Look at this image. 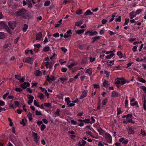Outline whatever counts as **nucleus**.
Instances as JSON below:
<instances>
[{
	"label": "nucleus",
	"mask_w": 146,
	"mask_h": 146,
	"mask_svg": "<svg viewBox=\"0 0 146 146\" xmlns=\"http://www.w3.org/2000/svg\"><path fill=\"white\" fill-rule=\"evenodd\" d=\"M27 12V11L26 9H23L16 12L15 13V15L17 17L22 16L24 18V16L25 15Z\"/></svg>",
	"instance_id": "1"
},
{
	"label": "nucleus",
	"mask_w": 146,
	"mask_h": 146,
	"mask_svg": "<svg viewBox=\"0 0 146 146\" xmlns=\"http://www.w3.org/2000/svg\"><path fill=\"white\" fill-rule=\"evenodd\" d=\"M33 136L34 137V141L37 144H38V141L40 138L39 136L38 135L37 133L32 132Z\"/></svg>",
	"instance_id": "2"
},
{
	"label": "nucleus",
	"mask_w": 146,
	"mask_h": 146,
	"mask_svg": "<svg viewBox=\"0 0 146 146\" xmlns=\"http://www.w3.org/2000/svg\"><path fill=\"white\" fill-rule=\"evenodd\" d=\"M105 139L106 141L109 143H112V137L111 135L108 133H106L105 135Z\"/></svg>",
	"instance_id": "3"
},
{
	"label": "nucleus",
	"mask_w": 146,
	"mask_h": 146,
	"mask_svg": "<svg viewBox=\"0 0 146 146\" xmlns=\"http://www.w3.org/2000/svg\"><path fill=\"white\" fill-rule=\"evenodd\" d=\"M54 62L53 61L51 62H46L45 66L47 68L52 69Z\"/></svg>",
	"instance_id": "4"
},
{
	"label": "nucleus",
	"mask_w": 146,
	"mask_h": 146,
	"mask_svg": "<svg viewBox=\"0 0 146 146\" xmlns=\"http://www.w3.org/2000/svg\"><path fill=\"white\" fill-rule=\"evenodd\" d=\"M0 25L2 27L4 28L9 33H11L10 31L7 26L6 25L5 23L4 22H2L1 23Z\"/></svg>",
	"instance_id": "5"
},
{
	"label": "nucleus",
	"mask_w": 146,
	"mask_h": 146,
	"mask_svg": "<svg viewBox=\"0 0 146 146\" xmlns=\"http://www.w3.org/2000/svg\"><path fill=\"white\" fill-rule=\"evenodd\" d=\"M9 27L11 29H13L16 26V23L15 21H10L8 22Z\"/></svg>",
	"instance_id": "6"
},
{
	"label": "nucleus",
	"mask_w": 146,
	"mask_h": 146,
	"mask_svg": "<svg viewBox=\"0 0 146 146\" xmlns=\"http://www.w3.org/2000/svg\"><path fill=\"white\" fill-rule=\"evenodd\" d=\"M88 34L90 36H93L97 35L98 33L96 31L92 32L91 31H88L86 32L85 33V35H86Z\"/></svg>",
	"instance_id": "7"
},
{
	"label": "nucleus",
	"mask_w": 146,
	"mask_h": 146,
	"mask_svg": "<svg viewBox=\"0 0 146 146\" xmlns=\"http://www.w3.org/2000/svg\"><path fill=\"white\" fill-rule=\"evenodd\" d=\"M34 60V59L33 58L28 57L25 58V62L31 64L33 63Z\"/></svg>",
	"instance_id": "8"
},
{
	"label": "nucleus",
	"mask_w": 146,
	"mask_h": 146,
	"mask_svg": "<svg viewBox=\"0 0 146 146\" xmlns=\"http://www.w3.org/2000/svg\"><path fill=\"white\" fill-rule=\"evenodd\" d=\"M30 86V84L29 82H24L23 84H21L20 86L23 89H26L27 87Z\"/></svg>",
	"instance_id": "9"
},
{
	"label": "nucleus",
	"mask_w": 146,
	"mask_h": 146,
	"mask_svg": "<svg viewBox=\"0 0 146 146\" xmlns=\"http://www.w3.org/2000/svg\"><path fill=\"white\" fill-rule=\"evenodd\" d=\"M47 80L50 83H51L52 81L55 80V78L52 75H50V76L48 75L47 76Z\"/></svg>",
	"instance_id": "10"
},
{
	"label": "nucleus",
	"mask_w": 146,
	"mask_h": 146,
	"mask_svg": "<svg viewBox=\"0 0 146 146\" xmlns=\"http://www.w3.org/2000/svg\"><path fill=\"white\" fill-rule=\"evenodd\" d=\"M119 140L120 142L124 144H127L128 142V139H125L124 138H121L119 139Z\"/></svg>",
	"instance_id": "11"
},
{
	"label": "nucleus",
	"mask_w": 146,
	"mask_h": 146,
	"mask_svg": "<svg viewBox=\"0 0 146 146\" xmlns=\"http://www.w3.org/2000/svg\"><path fill=\"white\" fill-rule=\"evenodd\" d=\"M72 33V30H68L66 32V34L64 35V37L65 38H67L71 36V34Z\"/></svg>",
	"instance_id": "12"
},
{
	"label": "nucleus",
	"mask_w": 146,
	"mask_h": 146,
	"mask_svg": "<svg viewBox=\"0 0 146 146\" xmlns=\"http://www.w3.org/2000/svg\"><path fill=\"white\" fill-rule=\"evenodd\" d=\"M28 98L29 99V100L28 102V104L29 105H31L33 102L34 98L33 96L31 95H28Z\"/></svg>",
	"instance_id": "13"
},
{
	"label": "nucleus",
	"mask_w": 146,
	"mask_h": 146,
	"mask_svg": "<svg viewBox=\"0 0 146 146\" xmlns=\"http://www.w3.org/2000/svg\"><path fill=\"white\" fill-rule=\"evenodd\" d=\"M33 17V15L30 13H28L27 12L26 13L25 15L24 16V18L25 19H29Z\"/></svg>",
	"instance_id": "14"
},
{
	"label": "nucleus",
	"mask_w": 146,
	"mask_h": 146,
	"mask_svg": "<svg viewBox=\"0 0 146 146\" xmlns=\"http://www.w3.org/2000/svg\"><path fill=\"white\" fill-rule=\"evenodd\" d=\"M87 91L84 90L83 91L82 94L81 95L80 99H82L83 98L86 97L87 96Z\"/></svg>",
	"instance_id": "15"
},
{
	"label": "nucleus",
	"mask_w": 146,
	"mask_h": 146,
	"mask_svg": "<svg viewBox=\"0 0 146 146\" xmlns=\"http://www.w3.org/2000/svg\"><path fill=\"white\" fill-rule=\"evenodd\" d=\"M42 35L41 32H39L36 35V40H40L42 38Z\"/></svg>",
	"instance_id": "16"
},
{
	"label": "nucleus",
	"mask_w": 146,
	"mask_h": 146,
	"mask_svg": "<svg viewBox=\"0 0 146 146\" xmlns=\"http://www.w3.org/2000/svg\"><path fill=\"white\" fill-rule=\"evenodd\" d=\"M128 81H126L125 79L124 78H120V83L121 85H123L125 83H128Z\"/></svg>",
	"instance_id": "17"
},
{
	"label": "nucleus",
	"mask_w": 146,
	"mask_h": 146,
	"mask_svg": "<svg viewBox=\"0 0 146 146\" xmlns=\"http://www.w3.org/2000/svg\"><path fill=\"white\" fill-rule=\"evenodd\" d=\"M127 130L129 134H133L134 133V131L131 127H129L127 129Z\"/></svg>",
	"instance_id": "18"
},
{
	"label": "nucleus",
	"mask_w": 146,
	"mask_h": 146,
	"mask_svg": "<svg viewBox=\"0 0 146 146\" xmlns=\"http://www.w3.org/2000/svg\"><path fill=\"white\" fill-rule=\"evenodd\" d=\"M131 19H132L136 16V14L134 12H132L129 15Z\"/></svg>",
	"instance_id": "19"
},
{
	"label": "nucleus",
	"mask_w": 146,
	"mask_h": 146,
	"mask_svg": "<svg viewBox=\"0 0 146 146\" xmlns=\"http://www.w3.org/2000/svg\"><path fill=\"white\" fill-rule=\"evenodd\" d=\"M98 132L99 134L102 135H103L104 133V130L102 128H100L98 129Z\"/></svg>",
	"instance_id": "20"
},
{
	"label": "nucleus",
	"mask_w": 146,
	"mask_h": 146,
	"mask_svg": "<svg viewBox=\"0 0 146 146\" xmlns=\"http://www.w3.org/2000/svg\"><path fill=\"white\" fill-rule=\"evenodd\" d=\"M84 29H82L80 30H76L75 31L76 33L80 35L81 33H84Z\"/></svg>",
	"instance_id": "21"
},
{
	"label": "nucleus",
	"mask_w": 146,
	"mask_h": 146,
	"mask_svg": "<svg viewBox=\"0 0 146 146\" xmlns=\"http://www.w3.org/2000/svg\"><path fill=\"white\" fill-rule=\"evenodd\" d=\"M86 72L89 75H91L92 73V70L91 68L87 69L86 70Z\"/></svg>",
	"instance_id": "22"
},
{
	"label": "nucleus",
	"mask_w": 146,
	"mask_h": 146,
	"mask_svg": "<svg viewBox=\"0 0 146 146\" xmlns=\"http://www.w3.org/2000/svg\"><path fill=\"white\" fill-rule=\"evenodd\" d=\"M93 13L90 10H87L85 13V15H93Z\"/></svg>",
	"instance_id": "23"
},
{
	"label": "nucleus",
	"mask_w": 146,
	"mask_h": 146,
	"mask_svg": "<svg viewBox=\"0 0 146 146\" xmlns=\"http://www.w3.org/2000/svg\"><path fill=\"white\" fill-rule=\"evenodd\" d=\"M32 114L30 112H29L27 115V117L28 118L29 120V121H31L32 120L33 118L32 117Z\"/></svg>",
	"instance_id": "24"
},
{
	"label": "nucleus",
	"mask_w": 146,
	"mask_h": 146,
	"mask_svg": "<svg viewBox=\"0 0 146 146\" xmlns=\"http://www.w3.org/2000/svg\"><path fill=\"white\" fill-rule=\"evenodd\" d=\"M6 36L4 34V33L2 32H0V39H3Z\"/></svg>",
	"instance_id": "25"
},
{
	"label": "nucleus",
	"mask_w": 146,
	"mask_h": 146,
	"mask_svg": "<svg viewBox=\"0 0 146 146\" xmlns=\"http://www.w3.org/2000/svg\"><path fill=\"white\" fill-rule=\"evenodd\" d=\"M28 26L26 24H25L24 25V27L23 29V31L24 32H26L28 28Z\"/></svg>",
	"instance_id": "26"
},
{
	"label": "nucleus",
	"mask_w": 146,
	"mask_h": 146,
	"mask_svg": "<svg viewBox=\"0 0 146 146\" xmlns=\"http://www.w3.org/2000/svg\"><path fill=\"white\" fill-rule=\"evenodd\" d=\"M68 79L66 78H60V81L62 83H64L65 81H67Z\"/></svg>",
	"instance_id": "27"
},
{
	"label": "nucleus",
	"mask_w": 146,
	"mask_h": 146,
	"mask_svg": "<svg viewBox=\"0 0 146 146\" xmlns=\"http://www.w3.org/2000/svg\"><path fill=\"white\" fill-rule=\"evenodd\" d=\"M114 55V54L112 53L106 56V58L107 59H110Z\"/></svg>",
	"instance_id": "28"
},
{
	"label": "nucleus",
	"mask_w": 146,
	"mask_h": 146,
	"mask_svg": "<svg viewBox=\"0 0 146 146\" xmlns=\"http://www.w3.org/2000/svg\"><path fill=\"white\" fill-rule=\"evenodd\" d=\"M35 75L37 76H40L41 75V72L39 70H36L35 72Z\"/></svg>",
	"instance_id": "29"
},
{
	"label": "nucleus",
	"mask_w": 146,
	"mask_h": 146,
	"mask_svg": "<svg viewBox=\"0 0 146 146\" xmlns=\"http://www.w3.org/2000/svg\"><path fill=\"white\" fill-rule=\"evenodd\" d=\"M27 120L25 118L23 119L22 121L20 122L21 124H23V126H25L26 124V123L27 122Z\"/></svg>",
	"instance_id": "30"
},
{
	"label": "nucleus",
	"mask_w": 146,
	"mask_h": 146,
	"mask_svg": "<svg viewBox=\"0 0 146 146\" xmlns=\"http://www.w3.org/2000/svg\"><path fill=\"white\" fill-rule=\"evenodd\" d=\"M50 4V1L47 0L45 2L44 5L45 6H49Z\"/></svg>",
	"instance_id": "31"
},
{
	"label": "nucleus",
	"mask_w": 146,
	"mask_h": 146,
	"mask_svg": "<svg viewBox=\"0 0 146 146\" xmlns=\"http://www.w3.org/2000/svg\"><path fill=\"white\" fill-rule=\"evenodd\" d=\"M50 49V48L48 46H46L43 48V50L44 52H46L49 50Z\"/></svg>",
	"instance_id": "32"
},
{
	"label": "nucleus",
	"mask_w": 146,
	"mask_h": 146,
	"mask_svg": "<svg viewBox=\"0 0 146 146\" xmlns=\"http://www.w3.org/2000/svg\"><path fill=\"white\" fill-rule=\"evenodd\" d=\"M60 112V110L58 109H57L56 110V111L54 113L55 116L56 117V116H59L60 115V114H59Z\"/></svg>",
	"instance_id": "33"
},
{
	"label": "nucleus",
	"mask_w": 146,
	"mask_h": 146,
	"mask_svg": "<svg viewBox=\"0 0 146 146\" xmlns=\"http://www.w3.org/2000/svg\"><path fill=\"white\" fill-rule=\"evenodd\" d=\"M38 97L41 100H42L44 98V95L43 94L41 93H39V95Z\"/></svg>",
	"instance_id": "34"
},
{
	"label": "nucleus",
	"mask_w": 146,
	"mask_h": 146,
	"mask_svg": "<svg viewBox=\"0 0 146 146\" xmlns=\"http://www.w3.org/2000/svg\"><path fill=\"white\" fill-rule=\"evenodd\" d=\"M143 100H144L143 101V108L144 110H146V105H145V104L146 103V101L145 100V98H144L142 99Z\"/></svg>",
	"instance_id": "35"
},
{
	"label": "nucleus",
	"mask_w": 146,
	"mask_h": 146,
	"mask_svg": "<svg viewBox=\"0 0 146 146\" xmlns=\"http://www.w3.org/2000/svg\"><path fill=\"white\" fill-rule=\"evenodd\" d=\"M130 104L131 106H136L137 107L138 106V102L137 101L135 102L134 103H130Z\"/></svg>",
	"instance_id": "36"
},
{
	"label": "nucleus",
	"mask_w": 146,
	"mask_h": 146,
	"mask_svg": "<svg viewBox=\"0 0 146 146\" xmlns=\"http://www.w3.org/2000/svg\"><path fill=\"white\" fill-rule=\"evenodd\" d=\"M126 119H131L133 117L132 115L131 114H128L126 115Z\"/></svg>",
	"instance_id": "37"
},
{
	"label": "nucleus",
	"mask_w": 146,
	"mask_h": 146,
	"mask_svg": "<svg viewBox=\"0 0 146 146\" xmlns=\"http://www.w3.org/2000/svg\"><path fill=\"white\" fill-rule=\"evenodd\" d=\"M76 64V63L75 62H74L72 63L70 65H68V67L69 68H71L73 66H74Z\"/></svg>",
	"instance_id": "38"
},
{
	"label": "nucleus",
	"mask_w": 146,
	"mask_h": 146,
	"mask_svg": "<svg viewBox=\"0 0 146 146\" xmlns=\"http://www.w3.org/2000/svg\"><path fill=\"white\" fill-rule=\"evenodd\" d=\"M104 73L106 75V76L108 78H109L110 77V72L106 71H104Z\"/></svg>",
	"instance_id": "39"
},
{
	"label": "nucleus",
	"mask_w": 146,
	"mask_h": 146,
	"mask_svg": "<svg viewBox=\"0 0 146 146\" xmlns=\"http://www.w3.org/2000/svg\"><path fill=\"white\" fill-rule=\"evenodd\" d=\"M117 54L119 56L120 58H122V53L120 51H118L117 52Z\"/></svg>",
	"instance_id": "40"
},
{
	"label": "nucleus",
	"mask_w": 146,
	"mask_h": 146,
	"mask_svg": "<svg viewBox=\"0 0 146 146\" xmlns=\"http://www.w3.org/2000/svg\"><path fill=\"white\" fill-rule=\"evenodd\" d=\"M65 101L66 102L67 105H68L70 103V99L68 98H65Z\"/></svg>",
	"instance_id": "41"
},
{
	"label": "nucleus",
	"mask_w": 146,
	"mask_h": 146,
	"mask_svg": "<svg viewBox=\"0 0 146 146\" xmlns=\"http://www.w3.org/2000/svg\"><path fill=\"white\" fill-rule=\"evenodd\" d=\"M82 13V10L80 9H79L76 12V13L77 15H80Z\"/></svg>",
	"instance_id": "42"
},
{
	"label": "nucleus",
	"mask_w": 146,
	"mask_h": 146,
	"mask_svg": "<svg viewBox=\"0 0 146 146\" xmlns=\"http://www.w3.org/2000/svg\"><path fill=\"white\" fill-rule=\"evenodd\" d=\"M142 11V10L141 9H139L136 11L135 13L136 15H138Z\"/></svg>",
	"instance_id": "43"
},
{
	"label": "nucleus",
	"mask_w": 146,
	"mask_h": 146,
	"mask_svg": "<svg viewBox=\"0 0 146 146\" xmlns=\"http://www.w3.org/2000/svg\"><path fill=\"white\" fill-rule=\"evenodd\" d=\"M15 77L16 79L19 80H20V78H21V75H15Z\"/></svg>",
	"instance_id": "44"
},
{
	"label": "nucleus",
	"mask_w": 146,
	"mask_h": 146,
	"mask_svg": "<svg viewBox=\"0 0 146 146\" xmlns=\"http://www.w3.org/2000/svg\"><path fill=\"white\" fill-rule=\"evenodd\" d=\"M115 84H118L120 83V78L118 79L115 82Z\"/></svg>",
	"instance_id": "45"
},
{
	"label": "nucleus",
	"mask_w": 146,
	"mask_h": 146,
	"mask_svg": "<svg viewBox=\"0 0 146 146\" xmlns=\"http://www.w3.org/2000/svg\"><path fill=\"white\" fill-rule=\"evenodd\" d=\"M100 35H103L104 33V29H102L100 31Z\"/></svg>",
	"instance_id": "46"
},
{
	"label": "nucleus",
	"mask_w": 146,
	"mask_h": 146,
	"mask_svg": "<svg viewBox=\"0 0 146 146\" xmlns=\"http://www.w3.org/2000/svg\"><path fill=\"white\" fill-rule=\"evenodd\" d=\"M91 121H90V123L92 124V123H94L95 122V120L94 118L92 116L91 117Z\"/></svg>",
	"instance_id": "47"
},
{
	"label": "nucleus",
	"mask_w": 146,
	"mask_h": 146,
	"mask_svg": "<svg viewBox=\"0 0 146 146\" xmlns=\"http://www.w3.org/2000/svg\"><path fill=\"white\" fill-rule=\"evenodd\" d=\"M83 121H84V122L88 123H90V121L89 119H85L84 120H83Z\"/></svg>",
	"instance_id": "48"
},
{
	"label": "nucleus",
	"mask_w": 146,
	"mask_h": 146,
	"mask_svg": "<svg viewBox=\"0 0 146 146\" xmlns=\"http://www.w3.org/2000/svg\"><path fill=\"white\" fill-rule=\"evenodd\" d=\"M15 90L16 92H20L22 91V89L20 88H16Z\"/></svg>",
	"instance_id": "49"
},
{
	"label": "nucleus",
	"mask_w": 146,
	"mask_h": 146,
	"mask_svg": "<svg viewBox=\"0 0 146 146\" xmlns=\"http://www.w3.org/2000/svg\"><path fill=\"white\" fill-rule=\"evenodd\" d=\"M117 114L119 115L122 113V111L119 108H117Z\"/></svg>",
	"instance_id": "50"
},
{
	"label": "nucleus",
	"mask_w": 146,
	"mask_h": 146,
	"mask_svg": "<svg viewBox=\"0 0 146 146\" xmlns=\"http://www.w3.org/2000/svg\"><path fill=\"white\" fill-rule=\"evenodd\" d=\"M107 99L104 100L102 102V104L103 106L105 105L107 102Z\"/></svg>",
	"instance_id": "51"
},
{
	"label": "nucleus",
	"mask_w": 146,
	"mask_h": 146,
	"mask_svg": "<svg viewBox=\"0 0 146 146\" xmlns=\"http://www.w3.org/2000/svg\"><path fill=\"white\" fill-rule=\"evenodd\" d=\"M46 127V125L44 124H42L40 127V129L41 131H43Z\"/></svg>",
	"instance_id": "52"
},
{
	"label": "nucleus",
	"mask_w": 146,
	"mask_h": 146,
	"mask_svg": "<svg viewBox=\"0 0 146 146\" xmlns=\"http://www.w3.org/2000/svg\"><path fill=\"white\" fill-rule=\"evenodd\" d=\"M34 104L35 106H36V107H39V105L38 103L35 100H34Z\"/></svg>",
	"instance_id": "53"
},
{
	"label": "nucleus",
	"mask_w": 146,
	"mask_h": 146,
	"mask_svg": "<svg viewBox=\"0 0 146 146\" xmlns=\"http://www.w3.org/2000/svg\"><path fill=\"white\" fill-rule=\"evenodd\" d=\"M36 115H42L41 112L38 111L37 110H36Z\"/></svg>",
	"instance_id": "54"
},
{
	"label": "nucleus",
	"mask_w": 146,
	"mask_h": 146,
	"mask_svg": "<svg viewBox=\"0 0 146 146\" xmlns=\"http://www.w3.org/2000/svg\"><path fill=\"white\" fill-rule=\"evenodd\" d=\"M44 106L47 107H49L50 106V104L49 103H45L44 104Z\"/></svg>",
	"instance_id": "55"
},
{
	"label": "nucleus",
	"mask_w": 146,
	"mask_h": 146,
	"mask_svg": "<svg viewBox=\"0 0 146 146\" xmlns=\"http://www.w3.org/2000/svg\"><path fill=\"white\" fill-rule=\"evenodd\" d=\"M53 36L57 38L59 36V34L58 33H56L55 34H54L53 35Z\"/></svg>",
	"instance_id": "56"
},
{
	"label": "nucleus",
	"mask_w": 146,
	"mask_h": 146,
	"mask_svg": "<svg viewBox=\"0 0 146 146\" xmlns=\"http://www.w3.org/2000/svg\"><path fill=\"white\" fill-rule=\"evenodd\" d=\"M108 85V84L107 81H105L103 83V85L104 87H106Z\"/></svg>",
	"instance_id": "57"
},
{
	"label": "nucleus",
	"mask_w": 146,
	"mask_h": 146,
	"mask_svg": "<svg viewBox=\"0 0 146 146\" xmlns=\"http://www.w3.org/2000/svg\"><path fill=\"white\" fill-rule=\"evenodd\" d=\"M129 21V19H125V22L124 24V25H127Z\"/></svg>",
	"instance_id": "58"
},
{
	"label": "nucleus",
	"mask_w": 146,
	"mask_h": 146,
	"mask_svg": "<svg viewBox=\"0 0 146 146\" xmlns=\"http://www.w3.org/2000/svg\"><path fill=\"white\" fill-rule=\"evenodd\" d=\"M128 122L129 123H132L133 124L135 123V121H133L132 119H128Z\"/></svg>",
	"instance_id": "59"
},
{
	"label": "nucleus",
	"mask_w": 146,
	"mask_h": 146,
	"mask_svg": "<svg viewBox=\"0 0 146 146\" xmlns=\"http://www.w3.org/2000/svg\"><path fill=\"white\" fill-rule=\"evenodd\" d=\"M34 46L38 48H40L41 47V45L39 44H34Z\"/></svg>",
	"instance_id": "60"
},
{
	"label": "nucleus",
	"mask_w": 146,
	"mask_h": 146,
	"mask_svg": "<svg viewBox=\"0 0 146 146\" xmlns=\"http://www.w3.org/2000/svg\"><path fill=\"white\" fill-rule=\"evenodd\" d=\"M9 94V92H7L5 93V94L3 95V98L4 99H5L6 97L8 96V95Z\"/></svg>",
	"instance_id": "61"
},
{
	"label": "nucleus",
	"mask_w": 146,
	"mask_h": 146,
	"mask_svg": "<svg viewBox=\"0 0 146 146\" xmlns=\"http://www.w3.org/2000/svg\"><path fill=\"white\" fill-rule=\"evenodd\" d=\"M107 22V21L105 19H104L102 21V23L103 24H105Z\"/></svg>",
	"instance_id": "62"
},
{
	"label": "nucleus",
	"mask_w": 146,
	"mask_h": 146,
	"mask_svg": "<svg viewBox=\"0 0 146 146\" xmlns=\"http://www.w3.org/2000/svg\"><path fill=\"white\" fill-rule=\"evenodd\" d=\"M42 122H44L45 124H47L48 123V121L45 118H43L42 119Z\"/></svg>",
	"instance_id": "63"
},
{
	"label": "nucleus",
	"mask_w": 146,
	"mask_h": 146,
	"mask_svg": "<svg viewBox=\"0 0 146 146\" xmlns=\"http://www.w3.org/2000/svg\"><path fill=\"white\" fill-rule=\"evenodd\" d=\"M5 105V102L2 100L0 101V106H3Z\"/></svg>",
	"instance_id": "64"
}]
</instances>
